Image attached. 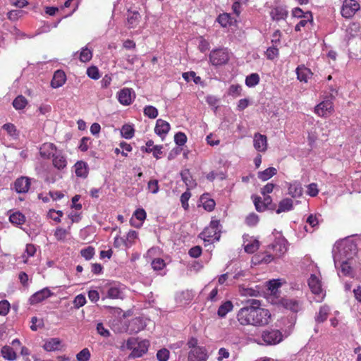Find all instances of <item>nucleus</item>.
<instances>
[{"label":"nucleus","mask_w":361,"mask_h":361,"mask_svg":"<svg viewBox=\"0 0 361 361\" xmlns=\"http://www.w3.org/2000/svg\"><path fill=\"white\" fill-rule=\"evenodd\" d=\"M53 157V164L58 169H63L66 166V160L65 157L60 154H54Z\"/></svg>","instance_id":"obj_30"},{"label":"nucleus","mask_w":361,"mask_h":361,"mask_svg":"<svg viewBox=\"0 0 361 361\" xmlns=\"http://www.w3.org/2000/svg\"><path fill=\"white\" fill-rule=\"evenodd\" d=\"M334 110L333 103L330 100L323 101L314 108V112L319 116H326Z\"/></svg>","instance_id":"obj_6"},{"label":"nucleus","mask_w":361,"mask_h":361,"mask_svg":"<svg viewBox=\"0 0 361 361\" xmlns=\"http://www.w3.org/2000/svg\"><path fill=\"white\" fill-rule=\"evenodd\" d=\"M174 141L178 146H183L187 141V137L185 133L178 132L174 136Z\"/></svg>","instance_id":"obj_46"},{"label":"nucleus","mask_w":361,"mask_h":361,"mask_svg":"<svg viewBox=\"0 0 361 361\" xmlns=\"http://www.w3.org/2000/svg\"><path fill=\"white\" fill-rule=\"evenodd\" d=\"M258 221H259V217L255 213L250 214L245 219L246 224L249 226L256 225L257 224Z\"/></svg>","instance_id":"obj_57"},{"label":"nucleus","mask_w":361,"mask_h":361,"mask_svg":"<svg viewBox=\"0 0 361 361\" xmlns=\"http://www.w3.org/2000/svg\"><path fill=\"white\" fill-rule=\"evenodd\" d=\"M296 73H297L298 79L300 81H303L305 82H307L309 77L312 75L311 71L309 68L305 67V66H303V65L299 66L296 68Z\"/></svg>","instance_id":"obj_19"},{"label":"nucleus","mask_w":361,"mask_h":361,"mask_svg":"<svg viewBox=\"0 0 361 361\" xmlns=\"http://www.w3.org/2000/svg\"><path fill=\"white\" fill-rule=\"evenodd\" d=\"M128 12L127 23L128 27L132 28L137 25L141 16L138 11H130L128 10Z\"/></svg>","instance_id":"obj_20"},{"label":"nucleus","mask_w":361,"mask_h":361,"mask_svg":"<svg viewBox=\"0 0 361 361\" xmlns=\"http://www.w3.org/2000/svg\"><path fill=\"white\" fill-rule=\"evenodd\" d=\"M86 303V298L82 294L78 295L74 300L73 304L75 308H80Z\"/></svg>","instance_id":"obj_51"},{"label":"nucleus","mask_w":361,"mask_h":361,"mask_svg":"<svg viewBox=\"0 0 361 361\" xmlns=\"http://www.w3.org/2000/svg\"><path fill=\"white\" fill-rule=\"evenodd\" d=\"M87 75L94 80L99 78V70L96 66H91L87 70Z\"/></svg>","instance_id":"obj_54"},{"label":"nucleus","mask_w":361,"mask_h":361,"mask_svg":"<svg viewBox=\"0 0 361 361\" xmlns=\"http://www.w3.org/2000/svg\"><path fill=\"white\" fill-rule=\"evenodd\" d=\"M1 354L3 357L8 360H14L16 358V354L13 349L8 345H5L1 348Z\"/></svg>","instance_id":"obj_29"},{"label":"nucleus","mask_w":361,"mask_h":361,"mask_svg":"<svg viewBox=\"0 0 361 361\" xmlns=\"http://www.w3.org/2000/svg\"><path fill=\"white\" fill-rule=\"evenodd\" d=\"M262 303L261 301L256 299L248 300L246 302V305L242 308H256V309H262L261 307Z\"/></svg>","instance_id":"obj_48"},{"label":"nucleus","mask_w":361,"mask_h":361,"mask_svg":"<svg viewBox=\"0 0 361 361\" xmlns=\"http://www.w3.org/2000/svg\"><path fill=\"white\" fill-rule=\"evenodd\" d=\"M137 346L134 348L130 355L133 357H140L142 356L148 350L149 343L147 340H144L137 343Z\"/></svg>","instance_id":"obj_13"},{"label":"nucleus","mask_w":361,"mask_h":361,"mask_svg":"<svg viewBox=\"0 0 361 361\" xmlns=\"http://www.w3.org/2000/svg\"><path fill=\"white\" fill-rule=\"evenodd\" d=\"M75 172L78 177L86 178L88 175V165L83 161H78L75 164Z\"/></svg>","instance_id":"obj_16"},{"label":"nucleus","mask_w":361,"mask_h":361,"mask_svg":"<svg viewBox=\"0 0 361 361\" xmlns=\"http://www.w3.org/2000/svg\"><path fill=\"white\" fill-rule=\"evenodd\" d=\"M200 200L202 202L203 207L205 210L208 212H212L214 210L215 207V202L212 199H207V197L205 196V195H203L200 197Z\"/></svg>","instance_id":"obj_33"},{"label":"nucleus","mask_w":361,"mask_h":361,"mask_svg":"<svg viewBox=\"0 0 361 361\" xmlns=\"http://www.w3.org/2000/svg\"><path fill=\"white\" fill-rule=\"evenodd\" d=\"M66 80V76L65 73L63 71L58 70L54 74L51 81V86L53 88H58L61 87L65 83Z\"/></svg>","instance_id":"obj_14"},{"label":"nucleus","mask_w":361,"mask_h":361,"mask_svg":"<svg viewBox=\"0 0 361 361\" xmlns=\"http://www.w3.org/2000/svg\"><path fill=\"white\" fill-rule=\"evenodd\" d=\"M356 246L353 243H346L342 249V253L345 257L348 259L353 257V255L355 254Z\"/></svg>","instance_id":"obj_25"},{"label":"nucleus","mask_w":361,"mask_h":361,"mask_svg":"<svg viewBox=\"0 0 361 361\" xmlns=\"http://www.w3.org/2000/svg\"><path fill=\"white\" fill-rule=\"evenodd\" d=\"M76 358L78 361H88L90 358V350L87 348L82 349L77 354Z\"/></svg>","instance_id":"obj_44"},{"label":"nucleus","mask_w":361,"mask_h":361,"mask_svg":"<svg viewBox=\"0 0 361 361\" xmlns=\"http://www.w3.org/2000/svg\"><path fill=\"white\" fill-rule=\"evenodd\" d=\"M259 82V76L257 73H252L247 76L245 79V84L248 87H254L257 85Z\"/></svg>","instance_id":"obj_36"},{"label":"nucleus","mask_w":361,"mask_h":361,"mask_svg":"<svg viewBox=\"0 0 361 361\" xmlns=\"http://www.w3.org/2000/svg\"><path fill=\"white\" fill-rule=\"evenodd\" d=\"M90 138L87 137H83L80 140L79 149L82 152H86L89 148Z\"/></svg>","instance_id":"obj_64"},{"label":"nucleus","mask_w":361,"mask_h":361,"mask_svg":"<svg viewBox=\"0 0 361 361\" xmlns=\"http://www.w3.org/2000/svg\"><path fill=\"white\" fill-rule=\"evenodd\" d=\"M162 145H155V146H153L152 148H147L146 147H140V150L142 152H146V153H150V152H153V156L156 158V159H159V154H162V151H161V149H162Z\"/></svg>","instance_id":"obj_31"},{"label":"nucleus","mask_w":361,"mask_h":361,"mask_svg":"<svg viewBox=\"0 0 361 361\" xmlns=\"http://www.w3.org/2000/svg\"><path fill=\"white\" fill-rule=\"evenodd\" d=\"M188 254L191 257L197 258L202 254V247L199 245L194 246L189 250Z\"/></svg>","instance_id":"obj_58"},{"label":"nucleus","mask_w":361,"mask_h":361,"mask_svg":"<svg viewBox=\"0 0 361 361\" xmlns=\"http://www.w3.org/2000/svg\"><path fill=\"white\" fill-rule=\"evenodd\" d=\"M308 286L315 295H319L322 292L321 281L314 274H312L308 279Z\"/></svg>","instance_id":"obj_15"},{"label":"nucleus","mask_w":361,"mask_h":361,"mask_svg":"<svg viewBox=\"0 0 361 361\" xmlns=\"http://www.w3.org/2000/svg\"><path fill=\"white\" fill-rule=\"evenodd\" d=\"M67 235V231L62 228H57L54 232V236L58 240H63Z\"/></svg>","instance_id":"obj_61"},{"label":"nucleus","mask_w":361,"mask_h":361,"mask_svg":"<svg viewBox=\"0 0 361 361\" xmlns=\"http://www.w3.org/2000/svg\"><path fill=\"white\" fill-rule=\"evenodd\" d=\"M360 8V4L355 0H344L341 8V15L345 18H351Z\"/></svg>","instance_id":"obj_4"},{"label":"nucleus","mask_w":361,"mask_h":361,"mask_svg":"<svg viewBox=\"0 0 361 361\" xmlns=\"http://www.w3.org/2000/svg\"><path fill=\"white\" fill-rule=\"evenodd\" d=\"M122 292L117 287H110L107 290V297L112 299L121 298Z\"/></svg>","instance_id":"obj_39"},{"label":"nucleus","mask_w":361,"mask_h":361,"mask_svg":"<svg viewBox=\"0 0 361 361\" xmlns=\"http://www.w3.org/2000/svg\"><path fill=\"white\" fill-rule=\"evenodd\" d=\"M32 325L30 329L32 331H37L38 327H42L44 326V322L42 319H38L36 317H33L31 319Z\"/></svg>","instance_id":"obj_59"},{"label":"nucleus","mask_w":361,"mask_h":361,"mask_svg":"<svg viewBox=\"0 0 361 361\" xmlns=\"http://www.w3.org/2000/svg\"><path fill=\"white\" fill-rule=\"evenodd\" d=\"M231 20V16L228 13H223L219 16L217 18L218 22L221 24L223 27H226L230 23L229 20Z\"/></svg>","instance_id":"obj_52"},{"label":"nucleus","mask_w":361,"mask_h":361,"mask_svg":"<svg viewBox=\"0 0 361 361\" xmlns=\"http://www.w3.org/2000/svg\"><path fill=\"white\" fill-rule=\"evenodd\" d=\"M56 147L52 143L44 144L40 149V155L43 158L49 159L51 154L53 155L54 151Z\"/></svg>","instance_id":"obj_22"},{"label":"nucleus","mask_w":361,"mask_h":361,"mask_svg":"<svg viewBox=\"0 0 361 361\" xmlns=\"http://www.w3.org/2000/svg\"><path fill=\"white\" fill-rule=\"evenodd\" d=\"M293 208V200L289 198L282 200L279 204V208L276 209V213L280 214L283 212L290 211Z\"/></svg>","instance_id":"obj_23"},{"label":"nucleus","mask_w":361,"mask_h":361,"mask_svg":"<svg viewBox=\"0 0 361 361\" xmlns=\"http://www.w3.org/2000/svg\"><path fill=\"white\" fill-rule=\"evenodd\" d=\"M30 186V179L26 176L17 178L14 183V188L18 193H26Z\"/></svg>","instance_id":"obj_7"},{"label":"nucleus","mask_w":361,"mask_h":361,"mask_svg":"<svg viewBox=\"0 0 361 361\" xmlns=\"http://www.w3.org/2000/svg\"><path fill=\"white\" fill-rule=\"evenodd\" d=\"M270 15L274 20L279 21L286 18L288 11L281 6H277L271 10Z\"/></svg>","instance_id":"obj_18"},{"label":"nucleus","mask_w":361,"mask_h":361,"mask_svg":"<svg viewBox=\"0 0 361 361\" xmlns=\"http://www.w3.org/2000/svg\"><path fill=\"white\" fill-rule=\"evenodd\" d=\"M63 212L61 210L56 211L55 209H50L48 213L49 218L56 222L61 221V217L63 216Z\"/></svg>","instance_id":"obj_47"},{"label":"nucleus","mask_w":361,"mask_h":361,"mask_svg":"<svg viewBox=\"0 0 361 361\" xmlns=\"http://www.w3.org/2000/svg\"><path fill=\"white\" fill-rule=\"evenodd\" d=\"M271 248L276 251V255L281 257L287 251V247L284 243V240L276 241L271 245Z\"/></svg>","instance_id":"obj_24"},{"label":"nucleus","mask_w":361,"mask_h":361,"mask_svg":"<svg viewBox=\"0 0 361 361\" xmlns=\"http://www.w3.org/2000/svg\"><path fill=\"white\" fill-rule=\"evenodd\" d=\"M281 286V283H280L278 279L271 280L268 282V289L271 292L270 295L268 297V300L273 305L282 306L293 312H298L300 309L298 301L281 298L279 295L278 289Z\"/></svg>","instance_id":"obj_2"},{"label":"nucleus","mask_w":361,"mask_h":361,"mask_svg":"<svg viewBox=\"0 0 361 361\" xmlns=\"http://www.w3.org/2000/svg\"><path fill=\"white\" fill-rule=\"evenodd\" d=\"M190 196H191V193L190 192V191L188 190H186L185 192H183L180 196V202H181L183 207L185 209H187L189 207L188 202V200L190 199Z\"/></svg>","instance_id":"obj_55"},{"label":"nucleus","mask_w":361,"mask_h":361,"mask_svg":"<svg viewBox=\"0 0 361 361\" xmlns=\"http://www.w3.org/2000/svg\"><path fill=\"white\" fill-rule=\"evenodd\" d=\"M51 295V290L48 288H44L32 295L29 301L31 305H35L48 298Z\"/></svg>","instance_id":"obj_9"},{"label":"nucleus","mask_w":361,"mask_h":361,"mask_svg":"<svg viewBox=\"0 0 361 361\" xmlns=\"http://www.w3.org/2000/svg\"><path fill=\"white\" fill-rule=\"evenodd\" d=\"M254 198V204L256 208V210L259 212H262L265 211L267 209H269L262 200V198L258 196H253Z\"/></svg>","instance_id":"obj_40"},{"label":"nucleus","mask_w":361,"mask_h":361,"mask_svg":"<svg viewBox=\"0 0 361 361\" xmlns=\"http://www.w3.org/2000/svg\"><path fill=\"white\" fill-rule=\"evenodd\" d=\"M11 136L17 135L16 126L12 123H6L2 127Z\"/></svg>","instance_id":"obj_63"},{"label":"nucleus","mask_w":361,"mask_h":361,"mask_svg":"<svg viewBox=\"0 0 361 361\" xmlns=\"http://www.w3.org/2000/svg\"><path fill=\"white\" fill-rule=\"evenodd\" d=\"M10 309V304L7 300L0 301V314L6 315Z\"/></svg>","instance_id":"obj_60"},{"label":"nucleus","mask_w":361,"mask_h":361,"mask_svg":"<svg viewBox=\"0 0 361 361\" xmlns=\"http://www.w3.org/2000/svg\"><path fill=\"white\" fill-rule=\"evenodd\" d=\"M60 344L61 341L59 338H51L44 343V348L47 351H54L59 349Z\"/></svg>","instance_id":"obj_27"},{"label":"nucleus","mask_w":361,"mask_h":361,"mask_svg":"<svg viewBox=\"0 0 361 361\" xmlns=\"http://www.w3.org/2000/svg\"><path fill=\"white\" fill-rule=\"evenodd\" d=\"M259 246L258 240H255L252 243H248L245 246V251L249 254H252L257 250Z\"/></svg>","instance_id":"obj_45"},{"label":"nucleus","mask_w":361,"mask_h":361,"mask_svg":"<svg viewBox=\"0 0 361 361\" xmlns=\"http://www.w3.org/2000/svg\"><path fill=\"white\" fill-rule=\"evenodd\" d=\"M147 188L152 193H157L159 189L158 180L155 179L150 180L148 182Z\"/></svg>","instance_id":"obj_53"},{"label":"nucleus","mask_w":361,"mask_h":361,"mask_svg":"<svg viewBox=\"0 0 361 361\" xmlns=\"http://www.w3.org/2000/svg\"><path fill=\"white\" fill-rule=\"evenodd\" d=\"M209 59L212 65L220 66L226 63L229 56L226 50L220 49L212 51L209 54Z\"/></svg>","instance_id":"obj_5"},{"label":"nucleus","mask_w":361,"mask_h":361,"mask_svg":"<svg viewBox=\"0 0 361 361\" xmlns=\"http://www.w3.org/2000/svg\"><path fill=\"white\" fill-rule=\"evenodd\" d=\"M271 313L267 309L240 308L237 314V319L241 325L264 326L271 320Z\"/></svg>","instance_id":"obj_1"},{"label":"nucleus","mask_w":361,"mask_h":361,"mask_svg":"<svg viewBox=\"0 0 361 361\" xmlns=\"http://www.w3.org/2000/svg\"><path fill=\"white\" fill-rule=\"evenodd\" d=\"M152 267L154 270H161L165 267V262L161 258H156L152 261Z\"/></svg>","instance_id":"obj_56"},{"label":"nucleus","mask_w":361,"mask_h":361,"mask_svg":"<svg viewBox=\"0 0 361 361\" xmlns=\"http://www.w3.org/2000/svg\"><path fill=\"white\" fill-rule=\"evenodd\" d=\"M221 231H216L214 229L210 230L209 228H206L204 231L200 234V237L203 239L204 241L212 242V241H217L219 240L221 236Z\"/></svg>","instance_id":"obj_11"},{"label":"nucleus","mask_w":361,"mask_h":361,"mask_svg":"<svg viewBox=\"0 0 361 361\" xmlns=\"http://www.w3.org/2000/svg\"><path fill=\"white\" fill-rule=\"evenodd\" d=\"M288 194L293 197H298L302 195V188L299 184H290L288 187Z\"/></svg>","instance_id":"obj_35"},{"label":"nucleus","mask_w":361,"mask_h":361,"mask_svg":"<svg viewBox=\"0 0 361 361\" xmlns=\"http://www.w3.org/2000/svg\"><path fill=\"white\" fill-rule=\"evenodd\" d=\"M157 357L159 361H167L169 357V351L166 348L161 349L157 352Z\"/></svg>","instance_id":"obj_49"},{"label":"nucleus","mask_w":361,"mask_h":361,"mask_svg":"<svg viewBox=\"0 0 361 361\" xmlns=\"http://www.w3.org/2000/svg\"><path fill=\"white\" fill-rule=\"evenodd\" d=\"M9 220L13 224L22 225L25 221V217L20 212H16L10 215Z\"/></svg>","instance_id":"obj_28"},{"label":"nucleus","mask_w":361,"mask_h":361,"mask_svg":"<svg viewBox=\"0 0 361 361\" xmlns=\"http://www.w3.org/2000/svg\"><path fill=\"white\" fill-rule=\"evenodd\" d=\"M292 14L294 17H296V18L303 17L305 18H308V16H309L311 18V20L312 19V13L310 11H308V12L304 13L302 10L300 8H295L292 11Z\"/></svg>","instance_id":"obj_43"},{"label":"nucleus","mask_w":361,"mask_h":361,"mask_svg":"<svg viewBox=\"0 0 361 361\" xmlns=\"http://www.w3.org/2000/svg\"><path fill=\"white\" fill-rule=\"evenodd\" d=\"M207 358L205 349L200 347L192 349L188 355L189 361H206Z\"/></svg>","instance_id":"obj_10"},{"label":"nucleus","mask_w":361,"mask_h":361,"mask_svg":"<svg viewBox=\"0 0 361 361\" xmlns=\"http://www.w3.org/2000/svg\"><path fill=\"white\" fill-rule=\"evenodd\" d=\"M261 339L266 345H276L282 341L283 334L279 329L268 328L262 331Z\"/></svg>","instance_id":"obj_3"},{"label":"nucleus","mask_w":361,"mask_h":361,"mask_svg":"<svg viewBox=\"0 0 361 361\" xmlns=\"http://www.w3.org/2000/svg\"><path fill=\"white\" fill-rule=\"evenodd\" d=\"M169 130L170 125L168 122L162 119H158L157 121L154 131L158 135L162 136L163 135H166L169 133Z\"/></svg>","instance_id":"obj_17"},{"label":"nucleus","mask_w":361,"mask_h":361,"mask_svg":"<svg viewBox=\"0 0 361 361\" xmlns=\"http://www.w3.org/2000/svg\"><path fill=\"white\" fill-rule=\"evenodd\" d=\"M267 139L266 135L256 133L254 137V147L259 152L267 150Z\"/></svg>","instance_id":"obj_12"},{"label":"nucleus","mask_w":361,"mask_h":361,"mask_svg":"<svg viewBox=\"0 0 361 361\" xmlns=\"http://www.w3.org/2000/svg\"><path fill=\"white\" fill-rule=\"evenodd\" d=\"M276 173L277 170L276 168L269 167L263 171H259L257 173V177L262 181H266L276 175Z\"/></svg>","instance_id":"obj_21"},{"label":"nucleus","mask_w":361,"mask_h":361,"mask_svg":"<svg viewBox=\"0 0 361 361\" xmlns=\"http://www.w3.org/2000/svg\"><path fill=\"white\" fill-rule=\"evenodd\" d=\"M135 96V92L131 88H123L118 95V101L123 105H129L132 102L133 98Z\"/></svg>","instance_id":"obj_8"},{"label":"nucleus","mask_w":361,"mask_h":361,"mask_svg":"<svg viewBox=\"0 0 361 361\" xmlns=\"http://www.w3.org/2000/svg\"><path fill=\"white\" fill-rule=\"evenodd\" d=\"M144 114L149 118H155L158 116V110L153 106H146L144 108Z\"/></svg>","instance_id":"obj_38"},{"label":"nucleus","mask_w":361,"mask_h":361,"mask_svg":"<svg viewBox=\"0 0 361 361\" xmlns=\"http://www.w3.org/2000/svg\"><path fill=\"white\" fill-rule=\"evenodd\" d=\"M92 57V51L87 47L83 48L80 54V60L82 62H87Z\"/></svg>","instance_id":"obj_42"},{"label":"nucleus","mask_w":361,"mask_h":361,"mask_svg":"<svg viewBox=\"0 0 361 361\" xmlns=\"http://www.w3.org/2000/svg\"><path fill=\"white\" fill-rule=\"evenodd\" d=\"M266 55L267 59L273 60L279 55V49L275 46L270 47L267 49Z\"/></svg>","instance_id":"obj_50"},{"label":"nucleus","mask_w":361,"mask_h":361,"mask_svg":"<svg viewBox=\"0 0 361 361\" xmlns=\"http://www.w3.org/2000/svg\"><path fill=\"white\" fill-rule=\"evenodd\" d=\"M135 130L133 127L130 125H124L123 126L121 133V135L126 139H130L134 136Z\"/></svg>","instance_id":"obj_34"},{"label":"nucleus","mask_w":361,"mask_h":361,"mask_svg":"<svg viewBox=\"0 0 361 361\" xmlns=\"http://www.w3.org/2000/svg\"><path fill=\"white\" fill-rule=\"evenodd\" d=\"M80 254L86 260H90L94 255V248L92 246H88L87 247L82 249L80 251Z\"/></svg>","instance_id":"obj_41"},{"label":"nucleus","mask_w":361,"mask_h":361,"mask_svg":"<svg viewBox=\"0 0 361 361\" xmlns=\"http://www.w3.org/2000/svg\"><path fill=\"white\" fill-rule=\"evenodd\" d=\"M329 314V309L326 306L321 307L318 315L315 319L317 322L322 323L326 320Z\"/></svg>","instance_id":"obj_37"},{"label":"nucleus","mask_w":361,"mask_h":361,"mask_svg":"<svg viewBox=\"0 0 361 361\" xmlns=\"http://www.w3.org/2000/svg\"><path fill=\"white\" fill-rule=\"evenodd\" d=\"M27 104V100L22 95L18 96L13 102V106L16 110L23 109Z\"/></svg>","instance_id":"obj_32"},{"label":"nucleus","mask_w":361,"mask_h":361,"mask_svg":"<svg viewBox=\"0 0 361 361\" xmlns=\"http://www.w3.org/2000/svg\"><path fill=\"white\" fill-rule=\"evenodd\" d=\"M97 331L99 334L104 337H109L110 336V332L109 330L104 328L103 324L99 322L97 325Z\"/></svg>","instance_id":"obj_62"},{"label":"nucleus","mask_w":361,"mask_h":361,"mask_svg":"<svg viewBox=\"0 0 361 361\" xmlns=\"http://www.w3.org/2000/svg\"><path fill=\"white\" fill-rule=\"evenodd\" d=\"M233 307V303L230 300L224 302L218 309L217 314L220 317H224L228 312L232 310Z\"/></svg>","instance_id":"obj_26"}]
</instances>
